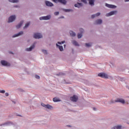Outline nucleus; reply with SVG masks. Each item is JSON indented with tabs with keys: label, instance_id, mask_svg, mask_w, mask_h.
Here are the masks:
<instances>
[{
	"label": "nucleus",
	"instance_id": "40",
	"mask_svg": "<svg viewBox=\"0 0 129 129\" xmlns=\"http://www.w3.org/2000/svg\"><path fill=\"white\" fill-rule=\"evenodd\" d=\"M63 18H64V17L61 16V17H60V19H63Z\"/></svg>",
	"mask_w": 129,
	"mask_h": 129
},
{
	"label": "nucleus",
	"instance_id": "6",
	"mask_svg": "<svg viewBox=\"0 0 129 129\" xmlns=\"http://www.w3.org/2000/svg\"><path fill=\"white\" fill-rule=\"evenodd\" d=\"M70 99L72 101H74V102H76V101L78 100V97L76 95H74L73 97L70 98Z\"/></svg>",
	"mask_w": 129,
	"mask_h": 129
},
{
	"label": "nucleus",
	"instance_id": "34",
	"mask_svg": "<svg viewBox=\"0 0 129 129\" xmlns=\"http://www.w3.org/2000/svg\"><path fill=\"white\" fill-rule=\"evenodd\" d=\"M55 16H58L59 15V12H56L54 13Z\"/></svg>",
	"mask_w": 129,
	"mask_h": 129
},
{
	"label": "nucleus",
	"instance_id": "14",
	"mask_svg": "<svg viewBox=\"0 0 129 129\" xmlns=\"http://www.w3.org/2000/svg\"><path fill=\"white\" fill-rule=\"evenodd\" d=\"M102 23V20L101 19H99L96 21L95 24L96 25H100V24Z\"/></svg>",
	"mask_w": 129,
	"mask_h": 129
},
{
	"label": "nucleus",
	"instance_id": "19",
	"mask_svg": "<svg viewBox=\"0 0 129 129\" xmlns=\"http://www.w3.org/2000/svg\"><path fill=\"white\" fill-rule=\"evenodd\" d=\"M58 3H60L63 5H66L67 2L66 0H58Z\"/></svg>",
	"mask_w": 129,
	"mask_h": 129
},
{
	"label": "nucleus",
	"instance_id": "28",
	"mask_svg": "<svg viewBox=\"0 0 129 129\" xmlns=\"http://www.w3.org/2000/svg\"><path fill=\"white\" fill-rule=\"evenodd\" d=\"M86 47H91V43H86Z\"/></svg>",
	"mask_w": 129,
	"mask_h": 129
},
{
	"label": "nucleus",
	"instance_id": "32",
	"mask_svg": "<svg viewBox=\"0 0 129 129\" xmlns=\"http://www.w3.org/2000/svg\"><path fill=\"white\" fill-rule=\"evenodd\" d=\"M42 52H43V53H44V54H47V50H46L43 49L42 50Z\"/></svg>",
	"mask_w": 129,
	"mask_h": 129
},
{
	"label": "nucleus",
	"instance_id": "22",
	"mask_svg": "<svg viewBox=\"0 0 129 129\" xmlns=\"http://www.w3.org/2000/svg\"><path fill=\"white\" fill-rule=\"evenodd\" d=\"M89 1V4L91 5V6H93L94 5V0H88Z\"/></svg>",
	"mask_w": 129,
	"mask_h": 129
},
{
	"label": "nucleus",
	"instance_id": "2",
	"mask_svg": "<svg viewBox=\"0 0 129 129\" xmlns=\"http://www.w3.org/2000/svg\"><path fill=\"white\" fill-rule=\"evenodd\" d=\"M98 76L101 77L102 78H108V75L104 73H100L98 74Z\"/></svg>",
	"mask_w": 129,
	"mask_h": 129
},
{
	"label": "nucleus",
	"instance_id": "43",
	"mask_svg": "<svg viewBox=\"0 0 129 129\" xmlns=\"http://www.w3.org/2000/svg\"><path fill=\"white\" fill-rule=\"evenodd\" d=\"M128 124H129V123H128Z\"/></svg>",
	"mask_w": 129,
	"mask_h": 129
},
{
	"label": "nucleus",
	"instance_id": "9",
	"mask_svg": "<svg viewBox=\"0 0 129 129\" xmlns=\"http://www.w3.org/2000/svg\"><path fill=\"white\" fill-rule=\"evenodd\" d=\"M1 64L3 66H10V65H11L9 63H8V62H7L5 60H2Z\"/></svg>",
	"mask_w": 129,
	"mask_h": 129
},
{
	"label": "nucleus",
	"instance_id": "16",
	"mask_svg": "<svg viewBox=\"0 0 129 129\" xmlns=\"http://www.w3.org/2000/svg\"><path fill=\"white\" fill-rule=\"evenodd\" d=\"M35 48V44L32 45L30 47L27 48L26 51H31Z\"/></svg>",
	"mask_w": 129,
	"mask_h": 129
},
{
	"label": "nucleus",
	"instance_id": "3",
	"mask_svg": "<svg viewBox=\"0 0 129 129\" xmlns=\"http://www.w3.org/2000/svg\"><path fill=\"white\" fill-rule=\"evenodd\" d=\"M42 34L41 33H35L33 36V38L35 39H41V38H42Z\"/></svg>",
	"mask_w": 129,
	"mask_h": 129
},
{
	"label": "nucleus",
	"instance_id": "11",
	"mask_svg": "<svg viewBox=\"0 0 129 129\" xmlns=\"http://www.w3.org/2000/svg\"><path fill=\"white\" fill-rule=\"evenodd\" d=\"M105 6H106V7H107V8H109V9H114V8H116V6H115L114 5H109L108 4H106Z\"/></svg>",
	"mask_w": 129,
	"mask_h": 129
},
{
	"label": "nucleus",
	"instance_id": "23",
	"mask_svg": "<svg viewBox=\"0 0 129 129\" xmlns=\"http://www.w3.org/2000/svg\"><path fill=\"white\" fill-rule=\"evenodd\" d=\"M56 47H57V48H59L60 51H63V46H60V45H58V44H56Z\"/></svg>",
	"mask_w": 129,
	"mask_h": 129
},
{
	"label": "nucleus",
	"instance_id": "33",
	"mask_svg": "<svg viewBox=\"0 0 129 129\" xmlns=\"http://www.w3.org/2000/svg\"><path fill=\"white\" fill-rule=\"evenodd\" d=\"M35 78H36V79H40V76L35 75Z\"/></svg>",
	"mask_w": 129,
	"mask_h": 129
},
{
	"label": "nucleus",
	"instance_id": "4",
	"mask_svg": "<svg viewBox=\"0 0 129 129\" xmlns=\"http://www.w3.org/2000/svg\"><path fill=\"white\" fill-rule=\"evenodd\" d=\"M15 20H16V16L12 15L9 17V20H8V23H12V22H14V21H15Z\"/></svg>",
	"mask_w": 129,
	"mask_h": 129
},
{
	"label": "nucleus",
	"instance_id": "38",
	"mask_svg": "<svg viewBox=\"0 0 129 129\" xmlns=\"http://www.w3.org/2000/svg\"><path fill=\"white\" fill-rule=\"evenodd\" d=\"M125 3H126V2H129V0H124Z\"/></svg>",
	"mask_w": 129,
	"mask_h": 129
},
{
	"label": "nucleus",
	"instance_id": "39",
	"mask_svg": "<svg viewBox=\"0 0 129 129\" xmlns=\"http://www.w3.org/2000/svg\"><path fill=\"white\" fill-rule=\"evenodd\" d=\"M93 110H96V108H93Z\"/></svg>",
	"mask_w": 129,
	"mask_h": 129
},
{
	"label": "nucleus",
	"instance_id": "29",
	"mask_svg": "<svg viewBox=\"0 0 129 129\" xmlns=\"http://www.w3.org/2000/svg\"><path fill=\"white\" fill-rule=\"evenodd\" d=\"M57 43H58V44H59V45H61V44H64V43H65V41H61V42H58Z\"/></svg>",
	"mask_w": 129,
	"mask_h": 129
},
{
	"label": "nucleus",
	"instance_id": "25",
	"mask_svg": "<svg viewBox=\"0 0 129 129\" xmlns=\"http://www.w3.org/2000/svg\"><path fill=\"white\" fill-rule=\"evenodd\" d=\"M53 101H54V102H57V101H60V100H59L58 98L55 97L53 98Z\"/></svg>",
	"mask_w": 129,
	"mask_h": 129
},
{
	"label": "nucleus",
	"instance_id": "13",
	"mask_svg": "<svg viewBox=\"0 0 129 129\" xmlns=\"http://www.w3.org/2000/svg\"><path fill=\"white\" fill-rule=\"evenodd\" d=\"M23 34H24V32H23V31H20L19 33L13 35V38H16V37H19V36H21V35H23Z\"/></svg>",
	"mask_w": 129,
	"mask_h": 129
},
{
	"label": "nucleus",
	"instance_id": "15",
	"mask_svg": "<svg viewBox=\"0 0 129 129\" xmlns=\"http://www.w3.org/2000/svg\"><path fill=\"white\" fill-rule=\"evenodd\" d=\"M98 16H100V13H97L96 14H94V15H92L91 18H92V19H94V18H95V17H98Z\"/></svg>",
	"mask_w": 129,
	"mask_h": 129
},
{
	"label": "nucleus",
	"instance_id": "30",
	"mask_svg": "<svg viewBox=\"0 0 129 129\" xmlns=\"http://www.w3.org/2000/svg\"><path fill=\"white\" fill-rule=\"evenodd\" d=\"M53 3H55V4H57V3H59V0H52Z\"/></svg>",
	"mask_w": 129,
	"mask_h": 129
},
{
	"label": "nucleus",
	"instance_id": "5",
	"mask_svg": "<svg viewBox=\"0 0 129 129\" xmlns=\"http://www.w3.org/2000/svg\"><path fill=\"white\" fill-rule=\"evenodd\" d=\"M80 31L81 32V33H79L78 34V39H81V38H82V33H83L84 32V30L82 28H80Z\"/></svg>",
	"mask_w": 129,
	"mask_h": 129
},
{
	"label": "nucleus",
	"instance_id": "31",
	"mask_svg": "<svg viewBox=\"0 0 129 129\" xmlns=\"http://www.w3.org/2000/svg\"><path fill=\"white\" fill-rule=\"evenodd\" d=\"M81 2L84 3V4H87V1L86 0H81Z\"/></svg>",
	"mask_w": 129,
	"mask_h": 129
},
{
	"label": "nucleus",
	"instance_id": "24",
	"mask_svg": "<svg viewBox=\"0 0 129 129\" xmlns=\"http://www.w3.org/2000/svg\"><path fill=\"white\" fill-rule=\"evenodd\" d=\"M72 43H73V45H75V46H79V44H78V42H77V41H76L75 40H73L72 41Z\"/></svg>",
	"mask_w": 129,
	"mask_h": 129
},
{
	"label": "nucleus",
	"instance_id": "10",
	"mask_svg": "<svg viewBox=\"0 0 129 129\" xmlns=\"http://www.w3.org/2000/svg\"><path fill=\"white\" fill-rule=\"evenodd\" d=\"M116 13H117V12H116V11H112V12H110V13L107 14L106 15V16L109 17L110 16H112L113 15H115V14H116Z\"/></svg>",
	"mask_w": 129,
	"mask_h": 129
},
{
	"label": "nucleus",
	"instance_id": "21",
	"mask_svg": "<svg viewBox=\"0 0 129 129\" xmlns=\"http://www.w3.org/2000/svg\"><path fill=\"white\" fill-rule=\"evenodd\" d=\"M70 34L71 37H75V36H76V34H75V32H74L72 31H71L70 32Z\"/></svg>",
	"mask_w": 129,
	"mask_h": 129
},
{
	"label": "nucleus",
	"instance_id": "42",
	"mask_svg": "<svg viewBox=\"0 0 129 129\" xmlns=\"http://www.w3.org/2000/svg\"><path fill=\"white\" fill-rule=\"evenodd\" d=\"M59 75H62V74H61V73H59Z\"/></svg>",
	"mask_w": 129,
	"mask_h": 129
},
{
	"label": "nucleus",
	"instance_id": "35",
	"mask_svg": "<svg viewBox=\"0 0 129 129\" xmlns=\"http://www.w3.org/2000/svg\"><path fill=\"white\" fill-rule=\"evenodd\" d=\"M6 91L5 90H0V93H5Z\"/></svg>",
	"mask_w": 129,
	"mask_h": 129
},
{
	"label": "nucleus",
	"instance_id": "41",
	"mask_svg": "<svg viewBox=\"0 0 129 129\" xmlns=\"http://www.w3.org/2000/svg\"><path fill=\"white\" fill-rule=\"evenodd\" d=\"M67 126H69V127H71V126H70V125H67Z\"/></svg>",
	"mask_w": 129,
	"mask_h": 129
},
{
	"label": "nucleus",
	"instance_id": "1",
	"mask_svg": "<svg viewBox=\"0 0 129 129\" xmlns=\"http://www.w3.org/2000/svg\"><path fill=\"white\" fill-rule=\"evenodd\" d=\"M115 102H120L123 104L125 103V101H124V100H123V99H119V98H117L115 101H111V103H115Z\"/></svg>",
	"mask_w": 129,
	"mask_h": 129
},
{
	"label": "nucleus",
	"instance_id": "36",
	"mask_svg": "<svg viewBox=\"0 0 129 129\" xmlns=\"http://www.w3.org/2000/svg\"><path fill=\"white\" fill-rule=\"evenodd\" d=\"M71 10H68V9H66L64 10V12H70Z\"/></svg>",
	"mask_w": 129,
	"mask_h": 129
},
{
	"label": "nucleus",
	"instance_id": "18",
	"mask_svg": "<svg viewBox=\"0 0 129 129\" xmlns=\"http://www.w3.org/2000/svg\"><path fill=\"white\" fill-rule=\"evenodd\" d=\"M24 23V21H21L19 24H18L16 28L17 29H20V28H21V27H22V25H23V24Z\"/></svg>",
	"mask_w": 129,
	"mask_h": 129
},
{
	"label": "nucleus",
	"instance_id": "20",
	"mask_svg": "<svg viewBox=\"0 0 129 129\" xmlns=\"http://www.w3.org/2000/svg\"><path fill=\"white\" fill-rule=\"evenodd\" d=\"M122 127L121 125H117L113 127V128H112V129H122Z\"/></svg>",
	"mask_w": 129,
	"mask_h": 129
},
{
	"label": "nucleus",
	"instance_id": "17",
	"mask_svg": "<svg viewBox=\"0 0 129 129\" xmlns=\"http://www.w3.org/2000/svg\"><path fill=\"white\" fill-rule=\"evenodd\" d=\"M75 8H80L82 7V4L78 3L77 4L75 5Z\"/></svg>",
	"mask_w": 129,
	"mask_h": 129
},
{
	"label": "nucleus",
	"instance_id": "8",
	"mask_svg": "<svg viewBox=\"0 0 129 129\" xmlns=\"http://www.w3.org/2000/svg\"><path fill=\"white\" fill-rule=\"evenodd\" d=\"M50 19H51V16H50L41 17L39 18L40 21H41L42 20H50Z\"/></svg>",
	"mask_w": 129,
	"mask_h": 129
},
{
	"label": "nucleus",
	"instance_id": "26",
	"mask_svg": "<svg viewBox=\"0 0 129 129\" xmlns=\"http://www.w3.org/2000/svg\"><path fill=\"white\" fill-rule=\"evenodd\" d=\"M10 3H18L19 0H9Z\"/></svg>",
	"mask_w": 129,
	"mask_h": 129
},
{
	"label": "nucleus",
	"instance_id": "27",
	"mask_svg": "<svg viewBox=\"0 0 129 129\" xmlns=\"http://www.w3.org/2000/svg\"><path fill=\"white\" fill-rule=\"evenodd\" d=\"M30 26V22L27 23V24H25V26L24 27V29H26L28 28Z\"/></svg>",
	"mask_w": 129,
	"mask_h": 129
},
{
	"label": "nucleus",
	"instance_id": "7",
	"mask_svg": "<svg viewBox=\"0 0 129 129\" xmlns=\"http://www.w3.org/2000/svg\"><path fill=\"white\" fill-rule=\"evenodd\" d=\"M41 105L42 106H43V107H45V108H48V109H51V108H52V106L50 105H46L44 103H41Z\"/></svg>",
	"mask_w": 129,
	"mask_h": 129
},
{
	"label": "nucleus",
	"instance_id": "37",
	"mask_svg": "<svg viewBox=\"0 0 129 129\" xmlns=\"http://www.w3.org/2000/svg\"><path fill=\"white\" fill-rule=\"evenodd\" d=\"M5 95H6V96H8L9 93H5Z\"/></svg>",
	"mask_w": 129,
	"mask_h": 129
},
{
	"label": "nucleus",
	"instance_id": "12",
	"mask_svg": "<svg viewBox=\"0 0 129 129\" xmlns=\"http://www.w3.org/2000/svg\"><path fill=\"white\" fill-rule=\"evenodd\" d=\"M45 5L47 6V7H53V6H54L53 4H52V3L49 2V1H46L45 2Z\"/></svg>",
	"mask_w": 129,
	"mask_h": 129
}]
</instances>
